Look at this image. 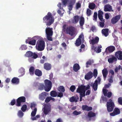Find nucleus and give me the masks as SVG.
Masks as SVG:
<instances>
[{"label":"nucleus","instance_id":"nucleus-1","mask_svg":"<svg viewBox=\"0 0 122 122\" xmlns=\"http://www.w3.org/2000/svg\"><path fill=\"white\" fill-rule=\"evenodd\" d=\"M43 22L46 23L47 26H50L54 23V18L52 14L49 12L47 15L43 18Z\"/></svg>","mask_w":122,"mask_h":122},{"label":"nucleus","instance_id":"nucleus-2","mask_svg":"<svg viewBox=\"0 0 122 122\" xmlns=\"http://www.w3.org/2000/svg\"><path fill=\"white\" fill-rule=\"evenodd\" d=\"M62 30L64 32L71 36H73L75 34L76 31V29L75 27L71 25L66 27V24H64L63 26Z\"/></svg>","mask_w":122,"mask_h":122},{"label":"nucleus","instance_id":"nucleus-3","mask_svg":"<svg viewBox=\"0 0 122 122\" xmlns=\"http://www.w3.org/2000/svg\"><path fill=\"white\" fill-rule=\"evenodd\" d=\"M52 28H47L46 29V38L47 40L50 41H52V36L53 34Z\"/></svg>","mask_w":122,"mask_h":122},{"label":"nucleus","instance_id":"nucleus-4","mask_svg":"<svg viewBox=\"0 0 122 122\" xmlns=\"http://www.w3.org/2000/svg\"><path fill=\"white\" fill-rule=\"evenodd\" d=\"M36 48L38 51H41L45 48V43L43 40H39L37 41L36 46Z\"/></svg>","mask_w":122,"mask_h":122},{"label":"nucleus","instance_id":"nucleus-5","mask_svg":"<svg viewBox=\"0 0 122 122\" xmlns=\"http://www.w3.org/2000/svg\"><path fill=\"white\" fill-rule=\"evenodd\" d=\"M44 90L46 92H48L51 90L52 86V82L46 79L44 81Z\"/></svg>","mask_w":122,"mask_h":122},{"label":"nucleus","instance_id":"nucleus-6","mask_svg":"<svg viewBox=\"0 0 122 122\" xmlns=\"http://www.w3.org/2000/svg\"><path fill=\"white\" fill-rule=\"evenodd\" d=\"M107 109L108 111L109 112L112 111L114 109L115 105L112 99H109V101L107 102Z\"/></svg>","mask_w":122,"mask_h":122},{"label":"nucleus","instance_id":"nucleus-7","mask_svg":"<svg viewBox=\"0 0 122 122\" xmlns=\"http://www.w3.org/2000/svg\"><path fill=\"white\" fill-rule=\"evenodd\" d=\"M25 101L26 98L25 97H20L16 99L15 105L18 107H20L21 105V103L24 102Z\"/></svg>","mask_w":122,"mask_h":122},{"label":"nucleus","instance_id":"nucleus-8","mask_svg":"<svg viewBox=\"0 0 122 122\" xmlns=\"http://www.w3.org/2000/svg\"><path fill=\"white\" fill-rule=\"evenodd\" d=\"M85 86L82 85L78 86L76 90V92L82 94H85L86 90H85Z\"/></svg>","mask_w":122,"mask_h":122},{"label":"nucleus","instance_id":"nucleus-9","mask_svg":"<svg viewBox=\"0 0 122 122\" xmlns=\"http://www.w3.org/2000/svg\"><path fill=\"white\" fill-rule=\"evenodd\" d=\"M101 81V79L100 77H98L97 80H96L93 83L92 85V87L94 91H96L97 88L98 83L100 84V82Z\"/></svg>","mask_w":122,"mask_h":122},{"label":"nucleus","instance_id":"nucleus-10","mask_svg":"<svg viewBox=\"0 0 122 122\" xmlns=\"http://www.w3.org/2000/svg\"><path fill=\"white\" fill-rule=\"evenodd\" d=\"M115 50V47L113 46L108 47L106 49L105 52L107 54L113 52Z\"/></svg>","mask_w":122,"mask_h":122},{"label":"nucleus","instance_id":"nucleus-11","mask_svg":"<svg viewBox=\"0 0 122 122\" xmlns=\"http://www.w3.org/2000/svg\"><path fill=\"white\" fill-rule=\"evenodd\" d=\"M48 94V93L45 92H43L39 95V98L40 100L43 101L46 98Z\"/></svg>","mask_w":122,"mask_h":122},{"label":"nucleus","instance_id":"nucleus-12","mask_svg":"<svg viewBox=\"0 0 122 122\" xmlns=\"http://www.w3.org/2000/svg\"><path fill=\"white\" fill-rule=\"evenodd\" d=\"M99 41V38L97 36H96L95 38L90 40L89 41V42L90 44L92 45H94L95 44H97Z\"/></svg>","mask_w":122,"mask_h":122},{"label":"nucleus","instance_id":"nucleus-13","mask_svg":"<svg viewBox=\"0 0 122 122\" xmlns=\"http://www.w3.org/2000/svg\"><path fill=\"white\" fill-rule=\"evenodd\" d=\"M121 17V15H119L113 17L111 19V22L112 24H114L116 23L120 19Z\"/></svg>","mask_w":122,"mask_h":122},{"label":"nucleus","instance_id":"nucleus-14","mask_svg":"<svg viewBox=\"0 0 122 122\" xmlns=\"http://www.w3.org/2000/svg\"><path fill=\"white\" fill-rule=\"evenodd\" d=\"M120 113V111L119 109L117 108H115L112 112L110 113V115L112 116H114L116 115H118Z\"/></svg>","mask_w":122,"mask_h":122},{"label":"nucleus","instance_id":"nucleus-15","mask_svg":"<svg viewBox=\"0 0 122 122\" xmlns=\"http://www.w3.org/2000/svg\"><path fill=\"white\" fill-rule=\"evenodd\" d=\"M80 18V16L78 15H75L73 17L71 20L72 23L74 24L77 23L79 20Z\"/></svg>","mask_w":122,"mask_h":122},{"label":"nucleus","instance_id":"nucleus-16","mask_svg":"<svg viewBox=\"0 0 122 122\" xmlns=\"http://www.w3.org/2000/svg\"><path fill=\"white\" fill-rule=\"evenodd\" d=\"M93 76V75L92 72L90 71L85 75V79L87 80H89L92 78Z\"/></svg>","mask_w":122,"mask_h":122},{"label":"nucleus","instance_id":"nucleus-17","mask_svg":"<svg viewBox=\"0 0 122 122\" xmlns=\"http://www.w3.org/2000/svg\"><path fill=\"white\" fill-rule=\"evenodd\" d=\"M115 56L118 60H122V51H118L116 52Z\"/></svg>","mask_w":122,"mask_h":122},{"label":"nucleus","instance_id":"nucleus-18","mask_svg":"<svg viewBox=\"0 0 122 122\" xmlns=\"http://www.w3.org/2000/svg\"><path fill=\"white\" fill-rule=\"evenodd\" d=\"M35 85L36 87H38V89L41 90H43L44 89L45 86L44 84L36 82L35 83Z\"/></svg>","mask_w":122,"mask_h":122},{"label":"nucleus","instance_id":"nucleus-19","mask_svg":"<svg viewBox=\"0 0 122 122\" xmlns=\"http://www.w3.org/2000/svg\"><path fill=\"white\" fill-rule=\"evenodd\" d=\"M104 10L105 12L113 11L112 10V6L108 4L106 5L105 6Z\"/></svg>","mask_w":122,"mask_h":122},{"label":"nucleus","instance_id":"nucleus-20","mask_svg":"<svg viewBox=\"0 0 122 122\" xmlns=\"http://www.w3.org/2000/svg\"><path fill=\"white\" fill-rule=\"evenodd\" d=\"M82 108L83 110L89 111L92 109V108L91 107H89L87 105L82 106Z\"/></svg>","mask_w":122,"mask_h":122},{"label":"nucleus","instance_id":"nucleus-21","mask_svg":"<svg viewBox=\"0 0 122 122\" xmlns=\"http://www.w3.org/2000/svg\"><path fill=\"white\" fill-rule=\"evenodd\" d=\"M44 68L45 69L47 70H49L51 68V65L50 63H46L44 65Z\"/></svg>","mask_w":122,"mask_h":122},{"label":"nucleus","instance_id":"nucleus-22","mask_svg":"<svg viewBox=\"0 0 122 122\" xmlns=\"http://www.w3.org/2000/svg\"><path fill=\"white\" fill-rule=\"evenodd\" d=\"M102 73L104 78V80H106L108 73V71L107 69L104 68L102 70Z\"/></svg>","mask_w":122,"mask_h":122},{"label":"nucleus","instance_id":"nucleus-23","mask_svg":"<svg viewBox=\"0 0 122 122\" xmlns=\"http://www.w3.org/2000/svg\"><path fill=\"white\" fill-rule=\"evenodd\" d=\"M103 12L101 10H99L98 11V16L99 20L101 21L103 20Z\"/></svg>","mask_w":122,"mask_h":122},{"label":"nucleus","instance_id":"nucleus-24","mask_svg":"<svg viewBox=\"0 0 122 122\" xmlns=\"http://www.w3.org/2000/svg\"><path fill=\"white\" fill-rule=\"evenodd\" d=\"M79 99V97L77 95L76 97L73 96L70 97L69 99V101L71 102H77L78 100Z\"/></svg>","mask_w":122,"mask_h":122},{"label":"nucleus","instance_id":"nucleus-25","mask_svg":"<svg viewBox=\"0 0 122 122\" xmlns=\"http://www.w3.org/2000/svg\"><path fill=\"white\" fill-rule=\"evenodd\" d=\"M35 75L38 76H41L42 75L41 71L38 69H36L35 71Z\"/></svg>","mask_w":122,"mask_h":122},{"label":"nucleus","instance_id":"nucleus-26","mask_svg":"<svg viewBox=\"0 0 122 122\" xmlns=\"http://www.w3.org/2000/svg\"><path fill=\"white\" fill-rule=\"evenodd\" d=\"M43 110V112L44 114L45 115L48 114L50 111V109L48 106H46L45 107L42 109Z\"/></svg>","mask_w":122,"mask_h":122},{"label":"nucleus","instance_id":"nucleus-27","mask_svg":"<svg viewBox=\"0 0 122 122\" xmlns=\"http://www.w3.org/2000/svg\"><path fill=\"white\" fill-rule=\"evenodd\" d=\"M109 29L107 28L103 29L102 30V34L104 35L105 37L107 36L108 35V32Z\"/></svg>","mask_w":122,"mask_h":122},{"label":"nucleus","instance_id":"nucleus-28","mask_svg":"<svg viewBox=\"0 0 122 122\" xmlns=\"http://www.w3.org/2000/svg\"><path fill=\"white\" fill-rule=\"evenodd\" d=\"M80 69V66L78 64L76 63L74 64L73 66V70L75 72L77 71Z\"/></svg>","mask_w":122,"mask_h":122},{"label":"nucleus","instance_id":"nucleus-29","mask_svg":"<svg viewBox=\"0 0 122 122\" xmlns=\"http://www.w3.org/2000/svg\"><path fill=\"white\" fill-rule=\"evenodd\" d=\"M80 18L79 24L80 26L81 27H82L84 24L85 19L84 17L82 16H81Z\"/></svg>","mask_w":122,"mask_h":122},{"label":"nucleus","instance_id":"nucleus-30","mask_svg":"<svg viewBox=\"0 0 122 122\" xmlns=\"http://www.w3.org/2000/svg\"><path fill=\"white\" fill-rule=\"evenodd\" d=\"M117 59L116 57L112 56V57L108 59V61L109 63H112L114 61H116Z\"/></svg>","mask_w":122,"mask_h":122},{"label":"nucleus","instance_id":"nucleus-31","mask_svg":"<svg viewBox=\"0 0 122 122\" xmlns=\"http://www.w3.org/2000/svg\"><path fill=\"white\" fill-rule=\"evenodd\" d=\"M35 71V68L34 67L31 66L30 67L29 69V72L30 74L31 75H33L34 74Z\"/></svg>","mask_w":122,"mask_h":122},{"label":"nucleus","instance_id":"nucleus-32","mask_svg":"<svg viewBox=\"0 0 122 122\" xmlns=\"http://www.w3.org/2000/svg\"><path fill=\"white\" fill-rule=\"evenodd\" d=\"M11 82L13 83L18 84L19 82V79L17 78L14 77L12 79Z\"/></svg>","mask_w":122,"mask_h":122},{"label":"nucleus","instance_id":"nucleus-33","mask_svg":"<svg viewBox=\"0 0 122 122\" xmlns=\"http://www.w3.org/2000/svg\"><path fill=\"white\" fill-rule=\"evenodd\" d=\"M33 54V52L31 51H29L26 52L25 55L26 57H31Z\"/></svg>","mask_w":122,"mask_h":122},{"label":"nucleus","instance_id":"nucleus-34","mask_svg":"<svg viewBox=\"0 0 122 122\" xmlns=\"http://www.w3.org/2000/svg\"><path fill=\"white\" fill-rule=\"evenodd\" d=\"M81 39L77 38L75 44L76 46H78L81 45Z\"/></svg>","mask_w":122,"mask_h":122},{"label":"nucleus","instance_id":"nucleus-35","mask_svg":"<svg viewBox=\"0 0 122 122\" xmlns=\"http://www.w3.org/2000/svg\"><path fill=\"white\" fill-rule=\"evenodd\" d=\"M50 95L52 97H56L57 95V94L55 91H52L51 92Z\"/></svg>","mask_w":122,"mask_h":122},{"label":"nucleus","instance_id":"nucleus-36","mask_svg":"<svg viewBox=\"0 0 122 122\" xmlns=\"http://www.w3.org/2000/svg\"><path fill=\"white\" fill-rule=\"evenodd\" d=\"M95 114L92 111L89 112L88 113V116L89 117H91L95 116Z\"/></svg>","mask_w":122,"mask_h":122},{"label":"nucleus","instance_id":"nucleus-37","mask_svg":"<svg viewBox=\"0 0 122 122\" xmlns=\"http://www.w3.org/2000/svg\"><path fill=\"white\" fill-rule=\"evenodd\" d=\"M88 7L90 9L93 10L95 8L96 5L94 3H90L89 4Z\"/></svg>","mask_w":122,"mask_h":122},{"label":"nucleus","instance_id":"nucleus-38","mask_svg":"<svg viewBox=\"0 0 122 122\" xmlns=\"http://www.w3.org/2000/svg\"><path fill=\"white\" fill-rule=\"evenodd\" d=\"M58 90L59 91L62 92H64L65 90L64 87L62 86H60L58 88Z\"/></svg>","mask_w":122,"mask_h":122},{"label":"nucleus","instance_id":"nucleus-39","mask_svg":"<svg viewBox=\"0 0 122 122\" xmlns=\"http://www.w3.org/2000/svg\"><path fill=\"white\" fill-rule=\"evenodd\" d=\"M37 111V109L36 108H34L33 109V111H32L31 113V116L33 117L35 116L36 113Z\"/></svg>","mask_w":122,"mask_h":122},{"label":"nucleus","instance_id":"nucleus-40","mask_svg":"<svg viewBox=\"0 0 122 122\" xmlns=\"http://www.w3.org/2000/svg\"><path fill=\"white\" fill-rule=\"evenodd\" d=\"M36 40L33 39L29 41L28 42V43L30 45H35L36 44Z\"/></svg>","mask_w":122,"mask_h":122},{"label":"nucleus","instance_id":"nucleus-41","mask_svg":"<svg viewBox=\"0 0 122 122\" xmlns=\"http://www.w3.org/2000/svg\"><path fill=\"white\" fill-rule=\"evenodd\" d=\"M74 5L68 3V9L70 13V11H71L72 10Z\"/></svg>","mask_w":122,"mask_h":122},{"label":"nucleus","instance_id":"nucleus-42","mask_svg":"<svg viewBox=\"0 0 122 122\" xmlns=\"http://www.w3.org/2000/svg\"><path fill=\"white\" fill-rule=\"evenodd\" d=\"M59 43V42L58 41L56 40L53 42L52 45L53 46H56L58 45Z\"/></svg>","mask_w":122,"mask_h":122},{"label":"nucleus","instance_id":"nucleus-43","mask_svg":"<svg viewBox=\"0 0 122 122\" xmlns=\"http://www.w3.org/2000/svg\"><path fill=\"white\" fill-rule=\"evenodd\" d=\"M102 47L101 45L98 46L97 48L96 49V51H95L96 52L98 53H99L101 51V48H102Z\"/></svg>","mask_w":122,"mask_h":122},{"label":"nucleus","instance_id":"nucleus-44","mask_svg":"<svg viewBox=\"0 0 122 122\" xmlns=\"http://www.w3.org/2000/svg\"><path fill=\"white\" fill-rule=\"evenodd\" d=\"M27 108V106L26 104L23 105L21 108V110L23 112H25Z\"/></svg>","mask_w":122,"mask_h":122},{"label":"nucleus","instance_id":"nucleus-45","mask_svg":"<svg viewBox=\"0 0 122 122\" xmlns=\"http://www.w3.org/2000/svg\"><path fill=\"white\" fill-rule=\"evenodd\" d=\"M99 22V24L100 27L102 28L105 25V24L104 23L105 20L103 19V20Z\"/></svg>","mask_w":122,"mask_h":122},{"label":"nucleus","instance_id":"nucleus-46","mask_svg":"<svg viewBox=\"0 0 122 122\" xmlns=\"http://www.w3.org/2000/svg\"><path fill=\"white\" fill-rule=\"evenodd\" d=\"M97 74L98 72L97 70L96 69H95L93 71V75L95 78H96L97 76Z\"/></svg>","mask_w":122,"mask_h":122},{"label":"nucleus","instance_id":"nucleus-47","mask_svg":"<svg viewBox=\"0 0 122 122\" xmlns=\"http://www.w3.org/2000/svg\"><path fill=\"white\" fill-rule=\"evenodd\" d=\"M97 18V12H95L94 14L93 20L96 21Z\"/></svg>","mask_w":122,"mask_h":122},{"label":"nucleus","instance_id":"nucleus-48","mask_svg":"<svg viewBox=\"0 0 122 122\" xmlns=\"http://www.w3.org/2000/svg\"><path fill=\"white\" fill-rule=\"evenodd\" d=\"M18 115L19 117H22L23 116V113L20 110L18 113Z\"/></svg>","mask_w":122,"mask_h":122},{"label":"nucleus","instance_id":"nucleus-49","mask_svg":"<svg viewBox=\"0 0 122 122\" xmlns=\"http://www.w3.org/2000/svg\"><path fill=\"white\" fill-rule=\"evenodd\" d=\"M86 14L88 16H90L91 15V10L88 8L86 10Z\"/></svg>","mask_w":122,"mask_h":122},{"label":"nucleus","instance_id":"nucleus-50","mask_svg":"<svg viewBox=\"0 0 122 122\" xmlns=\"http://www.w3.org/2000/svg\"><path fill=\"white\" fill-rule=\"evenodd\" d=\"M76 89V87L74 85L71 86L70 88V90L72 92H73Z\"/></svg>","mask_w":122,"mask_h":122},{"label":"nucleus","instance_id":"nucleus-51","mask_svg":"<svg viewBox=\"0 0 122 122\" xmlns=\"http://www.w3.org/2000/svg\"><path fill=\"white\" fill-rule=\"evenodd\" d=\"M81 4L80 3L78 2L76 4V10L78 9L79 8L81 7Z\"/></svg>","mask_w":122,"mask_h":122},{"label":"nucleus","instance_id":"nucleus-52","mask_svg":"<svg viewBox=\"0 0 122 122\" xmlns=\"http://www.w3.org/2000/svg\"><path fill=\"white\" fill-rule=\"evenodd\" d=\"M27 49L26 45H22L20 47V49H21V50H26Z\"/></svg>","mask_w":122,"mask_h":122},{"label":"nucleus","instance_id":"nucleus-53","mask_svg":"<svg viewBox=\"0 0 122 122\" xmlns=\"http://www.w3.org/2000/svg\"><path fill=\"white\" fill-rule=\"evenodd\" d=\"M102 91L104 96H107V92L108 91V90L103 89L102 90Z\"/></svg>","mask_w":122,"mask_h":122},{"label":"nucleus","instance_id":"nucleus-54","mask_svg":"<svg viewBox=\"0 0 122 122\" xmlns=\"http://www.w3.org/2000/svg\"><path fill=\"white\" fill-rule=\"evenodd\" d=\"M31 57L34 59H35L38 57V56L35 53H33V54L31 56Z\"/></svg>","mask_w":122,"mask_h":122},{"label":"nucleus","instance_id":"nucleus-55","mask_svg":"<svg viewBox=\"0 0 122 122\" xmlns=\"http://www.w3.org/2000/svg\"><path fill=\"white\" fill-rule=\"evenodd\" d=\"M81 112H78L76 110L75 111L73 112V114L75 115H77L80 114Z\"/></svg>","mask_w":122,"mask_h":122},{"label":"nucleus","instance_id":"nucleus-56","mask_svg":"<svg viewBox=\"0 0 122 122\" xmlns=\"http://www.w3.org/2000/svg\"><path fill=\"white\" fill-rule=\"evenodd\" d=\"M92 64V61L91 60H89L88 61H87L86 62V67L87 68L89 66L88 65H91Z\"/></svg>","mask_w":122,"mask_h":122},{"label":"nucleus","instance_id":"nucleus-57","mask_svg":"<svg viewBox=\"0 0 122 122\" xmlns=\"http://www.w3.org/2000/svg\"><path fill=\"white\" fill-rule=\"evenodd\" d=\"M118 103L121 105H122V97H119L118 98Z\"/></svg>","mask_w":122,"mask_h":122},{"label":"nucleus","instance_id":"nucleus-58","mask_svg":"<svg viewBox=\"0 0 122 122\" xmlns=\"http://www.w3.org/2000/svg\"><path fill=\"white\" fill-rule=\"evenodd\" d=\"M85 96V94H80V101L81 102L82 100V99L83 97H84Z\"/></svg>","mask_w":122,"mask_h":122},{"label":"nucleus","instance_id":"nucleus-59","mask_svg":"<svg viewBox=\"0 0 122 122\" xmlns=\"http://www.w3.org/2000/svg\"><path fill=\"white\" fill-rule=\"evenodd\" d=\"M15 102L16 101L14 99L11 101L10 103V104L11 105L13 106L15 104Z\"/></svg>","mask_w":122,"mask_h":122},{"label":"nucleus","instance_id":"nucleus-60","mask_svg":"<svg viewBox=\"0 0 122 122\" xmlns=\"http://www.w3.org/2000/svg\"><path fill=\"white\" fill-rule=\"evenodd\" d=\"M121 68V66L120 65L118 67H116L115 69V72H117L118 70H120Z\"/></svg>","mask_w":122,"mask_h":122},{"label":"nucleus","instance_id":"nucleus-61","mask_svg":"<svg viewBox=\"0 0 122 122\" xmlns=\"http://www.w3.org/2000/svg\"><path fill=\"white\" fill-rule=\"evenodd\" d=\"M50 97H47L45 100V102L47 103L50 100Z\"/></svg>","mask_w":122,"mask_h":122},{"label":"nucleus","instance_id":"nucleus-62","mask_svg":"<svg viewBox=\"0 0 122 122\" xmlns=\"http://www.w3.org/2000/svg\"><path fill=\"white\" fill-rule=\"evenodd\" d=\"M36 105L34 103H32L31 104L30 108L32 109H33V108H35Z\"/></svg>","mask_w":122,"mask_h":122},{"label":"nucleus","instance_id":"nucleus-63","mask_svg":"<svg viewBox=\"0 0 122 122\" xmlns=\"http://www.w3.org/2000/svg\"><path fill=\"white\" fill-rule=\"evenodd\" d=\"M63 96V93L62 92H60L58 93V95H57V97H59L60 98H61Z\"/></svg>","mask_w":122,"mask_h":122},{"label":"nucleus","instance_id":"nucleus-64","mask_svg":"<svg viewBox=\"0 0 122 122\" xmlns=\"http://www.w3.org/2000/svg\"><path fill=\"white\" fill-rule=\"evenodd\" d=\"M108 81L109 82L111 83H112L113 82V77L112 76H110L109 79H108Z\"/></svg>","mask_w":122,"mask_h":122}]
</instances>
